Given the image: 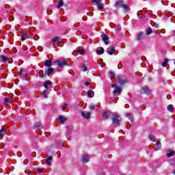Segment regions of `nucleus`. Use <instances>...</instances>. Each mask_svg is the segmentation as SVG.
<instances>
[{
    "instance_id": "nucleus-1",
    "label": "nucleus",
    "mask_w": 175,
    "mask_h": 175,
    "mask_svg": "<svg viewBox=\"0 0 175 175\" xmlns=\"http://www.w3.org/2000/svg\"><path fill=\"white\" fill-rule=\"evenodd\" d=\"M115 6L116 9H121V8H122L126 13L128 12V10L129 9L128 5L124 4L122 0H119L116 1Z\"/></svg>"
},
{
    "instance_id": "nucleus-2",
    "label": "nucleus",
    "mask_w": 175,
    "mask_h": 175,
    "mask_svg": "<svg viewBox=\"0 0 175 175\" xmlns=\"http://www.w3.org/2000/svg\"><path fill=\"white\" fill-rule=\"evenodd\" d=\"M55 64H56V65H57V66H59V68H62V66H68V62H66V60H63L62 62L59 60H56L55 62Z\"/></svg>"
},
{
    "instance_id": "nucleus-3",
    "label": "nucleus",
    "mask_w": 175,
    "mask_h": 175,
    "mask_svg": "<svg viewBox=\"0 0 175 175\" xmlns=\"http://www.w3.org/2000/svg\"><path fill=\"white\" fill-rule=\"evenodd\" d=\"M120 118H121V116H120V115H118V114L113 115V116L112 118L113 123L115 125H118V124H120Z\"/></svg>"
},
{
    "instance_id": "nucleus-4",
    "label": "nucleus",
    "mask_w": 175,
    "mask_h": 175,
    "mask_svg": "<svg viewBox=\"0 0 175 175\" xmlns=\"http://www.w3.org/2000/svg\"><path fill=\"white\" fill-rule=\"evenodd\" d=\"M92 2L96 3L98 10H103V4L100 3V0H92Z\"/></svg>"
},
{
    "instance_id": "nucleus-5",
    "label": "nucleus",
    "mask_w": 175,
    "mask_h": 175,
    "mask_svg": "<svg viewBox=\"0 0 175 175\" xmlns=\"http://www.w3.org/2000/svg\"><path fill=\"white\" fill-rule=\"evenodd\" d=\"M141 94H146V95H150L151 94V91L150 90V88L147 86H144L141 89Z\"/></svg>"
},
{
    "instance_id": "nucleus-6",
    "label": "nucleus",
    "mask_w": 175,
    "mask_h": 175,
    "mask_svg": "<svg viewBox=\"0 0 175 175\" xmlns=\"http://www.w3.org/2000/svg\"><path fill=\"white\" fill-rule=\"evenodd\" d=\"M114 51H116V48L113 46L108 47L107 49V53L109 54V55H113V54H114Z\"/></svg>"
},
{
    "instance_id": "nucleus-7",
    "label": "nucleus",
    "mask_w": 175,
    "mask_h": 175,
    "mask_svg": "<svg viewBox=\"0 0 175 175\" xmlns=\"http://www.w3.org/2000/svg\"><path fill=\"white\" fill-rule=\"evenodd\" d=\"M54 72V69H53V68H49L47 69V70L43 73V77H46V76H50L51 75H53V72Z\"/></svg>"
},
{
    "instance_id": "nucleus-8",
    "label": "nucleus",
    "mask_w": 175,
    "mask_h": 175,
    "mask_svg": "<svg viewBox=\"0 0 175 175\" xmlns=\"http://www.w3.org/2000/svg\"><path fill=\"white\" fill-rule=\"evenodd\" d=\"M102 117L105 120H108V118H110V117H111V114H110V113H109L107 111H105L103 113Z\"/></svg>"
},
{
    "instance_id": "nucleus-9",
    "label": "nucleus",
    "mask_w": 175,
    "mask_h": 175,
    "mask_svg": "<svg viewBox=\"0 0 175 175\" xmlns=\"http://www.w3.org/2000/svg\"><path fill=\"white\" fill-rule=\"evenodd\" d=\"M142 39H144V34L143 33V31H140L139 33H138L135 40L139 41L142 40Z\"/></svg>"
},
{
    "instance_id": "nucleus-10",
    "label": "nucleus",
    "mask_w": 175,
    "mask_h": 175,
    "mask_svg": "<svg viewBox=\"0 0 175 175\" xmlns=\"http://www.w3.org/2000/svg\"><path fill=\"white\" fill-rule=\"evenodd\" d=\"M81 116L83 117V118H85V120H90V117H91V113L88 112V113H84L81 112Z\"/></svg>"
},
{
    "instance_id": "nucleus-11",
    "label": "nucleus",
    "mask_w": 175,
    "mask_h": 175,
    "mask_svg": "<svg viewBox=\"0 0 175 175\" xmlns=\"http://www.w3.org/2000/svg\"><path fill=\"white\" fill-rule=\"evenodd\" d=\"M53 62L51 61V59L46 60L44 62V65L46 66L47 68H50L52 65Z\"/></svg>"
},
{
    "instance_id": "nucleus-12",
    "label": "nucleus",
    "mask_w": 175,
    "mask_h": 175,
    "mask_svg": "<svg viewBox=\"0 0 175 175\" xmlns=\"http://www.w3.org/2000/svg\"><path fill=\"white\" fill-rule=\"evenodd\" d=\"M52 42L55 43H61V38L59 36H55L53 38H51Z\"/></svg>"
},
{
    "instance_id": "nucleus-13",
    "label": "nucleus",
    "mask_w": 175,
    "mask_h": 175,
    "mask_svg": "<svg viewBox=\"0 0 175 175\" xmlns=\"http://www.w3.org/2000/svg\"><path fill=\"white\" fill-rule=\"evenodd\" d=\"M0 57L1 62H8V61H9V57L8 56L1 55Z\"/></svg>"
},
{
    "instance_id": "nucleus-14",
    "label": "nucleus",
    "mask_w": 175,
    "mask_h": 175,
    "mask_svg": "<svg viewBox=\"0 0 175 175\" xmlns=\"http://www.w3.org/2000/svg\"><path fill=\"white\" fill-rule=\"evenodd\" d=\"M81 159H82L81 161H82L83 163H87V162H88L90 161V157L83 156Z\"/></svg>"
},
{
    "instance_id": "nucleus-15",
    "label": "nucleus",
    "mask_w": 175,
    "mask_h": 175,
    "mask_svg": "<svg viewBox=\"0 0 175 175\" xmlns=\"http://www.w3.org/2000/svg\"><path fill=\"white\" fill-rule=\"evenodd\" d=\"M84 53V47L79 46L77 48V53L81 54V55H83V53Z\"/></svg>"
},
{
    "instance_id": "nucleus-16",
    "label": "nucleus",
    "mask_w": 175,
    "mask_h": 175,
    "mask_svg": "<svg viewBox=\"0 0 175 175\" xmlns=\"http://www.w3.org/2000/svg\"><path fill=\"white\" fill-rule=\"evenodd\" d=\"M103 40L105 42V44H109V42H107V40H109V37L107 35L105 34L103 36Z\"/></svg>"
},
{
    "instance_id": "nucleus-17",
    "label": "nucleus",
    "mask_w": 175,
    "mask_h": 175,
    "mask_svg": "<svg viewBox=\"0 0 175 175\" xmlns=\"http://www.w3.org/2000/svg\"><path fill=\"white\" fill-rule=\"evenodd\" d=\"M121 92H122V89H121V88H116L114 91H113V94H121Z\"/></svg>"
},
{
    "instance_id": "nucleus-18",
    "label": "nucleus",
    "mask_w": 175,
    "mask_h": 175,
    "mask_svg": "<svg viewBox=\"0 0 175 175\" xmlns=\"http://www.w3.org/2000/svg\"><path fill=\"white\" fill-rule=\"evenodd\" d=\"M62 6H64V1L59 0V2H58V4L57 5V9H61V8H62Z\"/></svg>"
},
{
    "instance_id": "nucleus-19",
    "label": "nucleus",
    "mask_w": 175,
    "mask_h": 175,
    "mask_svg": "<svg viewBox=\"0 0 175 175\" xmlns=\"http://www.w3.org/2000/svg\"><path fill=\"white\" fill-rule=\"evenodd\" d=\"M119 83L120 85H124V84H126L127 81L126 79H119Z\"/></svg>"
},
{
    "instance_id": "nucleus-20",
    "label": "nucleus",
    "mask_w": 175,
    "mask_h": 175,
    "mask_svg": "<svg viewBox=\"0 0 175 175\" xmlns=\"http://www.w3.org/2000/svg\"><path fill=\"white\" fill-rule=\"evenodd\" d=\"M50 161H53V157L49 156L47 159H46V163L49 165V166L51 165V162H50Z\"/></svg>"
},
{
    "instance_id": "nucleus-21",
    "label": "nucleus",
    "mask_w": 175,
    "mask_h": 175,
    "mask_svg": "<svg viewBox=\"0 0 175 175\" xmlns=\"http://www.w3.org/2000/svg\"><path fill=\"white\" fill-rule=\"evenodd\" d=\"M96 53L98 55H101V54H103V53H105V49L101 47L100 50H97Z\"/></svg>"
},
{
    "instance_id": "nucleus-22",
    "label": "nucleus",
    "mask_w": 175,
    "mask_h": 175,
    "mask_svg": "<svg viewBox=\"0 0 175 175\" xmlns=\"http://www.w3.org/2000/svg\"><path fill=\"white\" fill-rule=\"evenodd\" d=\"M82 72H87L88 70V68H87V66L84 64H83L81 66Z\"/></svg>"
},
{
    "instance_id": "nucleus-23",
    "label": "nucleus",
    "mask_w": 175,
    "mask_h": 175,
    "mask_svg": "<svg viewBox=\"0 0 175 175\" xmlns=\"http://www.w3.org/2000/svg\"><path fill=\"white\" fill-rule=\"evenodd\" d=\"M51 81H46L44 83V87L45 88H49V85H51Z\"/></svg>"
},
{
    "instance_id": "nucleus-24",
    "label": "nucleus",
    "mask_w": 175,
    "mask_h": 175,
    "mask_svg": "<svg viewBox=\"0 0 175 175\" xmlns=\"http://www.w3.org/2000/svg\"><path fill=\"white\" fill-rule=\"evenodd\" d=\"M94 91L90 90L89 92H88V96L89 98H94Z\"/></svg>"
},
{
    "instance_id": "nucleus-25",
    "label": "nucleus",
    "mask_w": 175,
    "mask_h": 175,
    "mask_svg": "<svg viewBox=\"0 0 175 175\" xmlns=\"http://www.w3.org/2000/svg\"><path fill=\"white\" fill-rule=\"evenodd\" d=\"M59 122H61V124L65 122V121H66V118H64V116H59Z\"/></svg>"
},
{
    "instance_id": "nucleus-26",
    "label": "nucleus",
    "mask_w": 175,
    "mask_h": 175,
    "mask_svg": "<svg viewBox=\"0 0 175 175\" xmlns=\"http://www.w3.org/2000/svg\"><path fill=\"white\" fill-rule=\"evenodd\" d=\"M9 103H10V99L9 98H5L3 105H9Z\"/></svg>"
},
{
    "instance_id": "nucleus-27",
    "label": "nucleus",
    "mask_w": 175,
    "mask_h": 175,
    "mask_svg": "<svg viewBox=\"0 0 175 175\" xmlns=\"http://www.w3.org/2000/svg\"><path fill=\"white\" fill-rule=\"evenodd\" d=\"M167 62H169V59H165L163 62L162 63V66L165 67L167 65Z\"/></svg>"
},
{
    "instance_id": "nucleus-28",
    "label": "nucleus",
    "mask_w": 175,
    "mask_h": 175,
    "mask_svg": "<svg viewBox=\"0 0 175 175\" xmlns=\"http://www.w3.org/2000/svg\"><path fill=\"white\" fill-rule=\"evenodd\" d=\"M152 33V29L151 28H148L146 29V35H151Z\"/></svg>"
},
{
    "instance_id": "nucleus-29",
    "label": "nucleus",
    "mask_w": 175,
    "mask_h": 175,
    "mask_svg": "<svg viewBox=\"0 0 175 175\" xmlns=\"http://www.w3.org/2000/svg\"><path fill=\"white\" fill-rule=\"evenodd\" d=\"M149 139L152 140V142H155V136H154L152 134L149 135Z\"/></svg>"
},
{
    "instance_id": "nucleus-30",
    "label": "nucleus",
    "mask_w": 175,
    "mask_h": 175,
    "mask_svg": "<svg viewBox=\"0 0 175 175\" xmlns=\"http://www.w3.org/2000/svg\"><path fill=\"white\" fill-rule=\"evenodd\" d=\"M126 117H128L130 121H133V117H132V115H131V113H126Z\"/></svg>"
},
{
    "instance_id": "nucleus-31",
    "label": "nucleus",
    "mask_w": 175,
    "mask_h": 175,
    "mask_svg": "<svg viewBox=\"0 0 175 175\" xmlns=\"http://www.w3.org/2000/svg\"><path fill=\"white\" fill-rule=\"evenodd\" d=\"M6 132L3 129H0V136H3L5 135Z\"/></svg>"
},
{
    "instance_id": "nucleus-32",
    "label": "nucleus",
    "mask_w": 175,
    "mask_h": 175,
    "mask_svg": "<svg viewBox=\"0 0 175 175\" xmlns=\"http://www.w3.org/2000/svg\"><path fill=\"white\" fill-rule=\"evenodd\" d=\"M109 74L111 79H114V77H116V74H114L113 71H109Z\"/></svg>"
},
{
    "instance_id": "nucleus-33",
    "label": "nucleus",
    "mask_w": 175,
    "mask_h": 175,
    "mask_svg": "<svg viewBox=\"0 0 175 175\" xmlns=\"http://www.w3.org/2000/svg\"><path fill=\"white\" fill-rule=\"evenodd\" d=\"M173 155H174V152H170V153L167 154V157L168 158H172V157H173Z\"/></svg>"
},
{
    "instance_id": "nucleus-34",
    "label": "nucleus",
    "mask_w": 175,
    "mask_h": 175,
    "mask_svg": "<svg viewBox=\"0 0 175 175\" xmlns=\"http://www.w3.org/2000/svg\"><path fill=\"white\" fill-rule=\"evenodd\" d=\"M167 110L169 111H173V105H168L167 106Z\"/></svg>"
},
{
    "instance_id": "nucleus-35",
    "label": "nucleus",
    "mask_w": 175,
    "mask_h": 175,
    "mask_svg": "<svg viewBox=\"0 0 175 175\" xmlns=\"http://www.w3.org/2000/svg\"><path fill=\"white\" fill-rule=\"evenodd\" d=\"M89 108H90V110H95V109H96V106L94 105H90L89 106Z\"/></svg>"
},
{
    "instance_id": "nucleus-36",
    "label": "nucleus",
    "mask_w": 175,
    "mask_h": 175,
    "mask_svg": "<svg viewBox=\"0 0 175 175\" xmlns=\"http://www.w3.org/2000/svg\"><path fill=\"white\" fill-rule=\"evenodd\" d=\"M35 129H39L40 128V123H37L34 125Z\"/></svg>"
},
{
    "instance_id": "nucleus-37",
    "label": "nucleus",
    "mask_w": 175,
    "mask_h": 175,
    "mask_svg": "<svg viewBox=\"0 0 175 175\" xmlns=\"http://www.w3.org/2000/svg\"><path fill=\"white\" fill-rule=\"evenodd\" d=\"M22 39L23 40H25L26 39H28V35L27 34L22 35Z\"/></svg>"
},
{
    "instance_id": "nucleus-38",
    "label": "nucleus",
    "mask_w": 175,
    "mask_h": 175,
    "mask_svg": "<svg viewBox=\"0 0 175 175\" xmlns=\"http://www.w3.org/2000/svg\"><path fill=\"white\" fill-rule=\"evenodd\" d=\"M42 95H43V96H44V98H47V94H46V91H44V92L42 93Z\"/></svg>"
},
{
    "instance_id": "nucleus-39",
    "label": "nucleus",
    "mask_w": 175,
    "mask_h": 175,
    "mask_svg": "<svg viewBox=\"0 0 175 175\" xmlns=\"http://www.w3.org/2000/svg\"><path fill=\"white\" fill-rule=\"evenodd\" d=\"M23 76H24V77H28L29 76V73L26 72V73L23 74Z\"/></svg>"
},
{
    "instance_id": "nucleus-40",
    "label": "nucleus",
    "mask_w": 175,
    "mask_h": 175,
    "mask_svg": "<svg viewBox=\"0 0 175 175\" xmlns=\"http://www.w3.org/2000/svg\"><path fill=\"white\" fill-rule=\"evenodd\" d=\"M68 107V104H64L62 107V109L64 110V109H66Z\"/></svg>"
},
{
    "instance_id": "nucleus-41",
    "label": "nucleus",
    "mask_w": 175,
    "mask_h": 175,
    "mask_svg": "<svg viewBox=\"0 0 175 175\" xmlns=\"http://www.w3.org/2000/svg\"><path fill=\"white\" fill-rule=\"evenodd\" d=\"M38 171L39 173H42V172H43V170L42 169H40V168H39L38 170Z\"/></svg>"
},
{
    "instance_id": "nucleus-42",
    "label": "nucleus",
    "mask_w": 175,
    "mask_h": 175,
    "mask_svg": "<svg viewBox=\"0 0 175 175\" xmlns=\"http://www.w3.org/2000/svg\"><path fill=\"white\" fill-rule=\"evenodd\" d=\"M85 85H90V82H88V81L85 82Z\"/></svg>"
},
{
    "instance_id": "nucleus-43",
    "label": "nucleus",
    "mask_w": 175,
    "mask_h": 175,
    "mask_svg": "<svg viewBox=\"0 0 175 175\" xmlns=\"http://www.w3.org/2000/svg\"><path fill=\"white\" fill-rule=\"evenodd\" d=\"M111 87H112V88H114L117 87V85H116V84H113V85H111Z\"/></svg>"
},
{
    "instance_id": "nucleus-44",
    "label": "nucleus",
    "mask_w": 175,
    "mask_h": 175,
    "mask_svg": "<svg viewBox=\"0 0 175 175\" xmlns=\"http://www.w3.org/2000/svg\"><path fill=\"white\" fill-rule=\"evenodd\" d=\"M160 144H161V142L158 141V142H157V146H160Z\"/></svg>"
},
{
    "instance_id": "nucleus-45",
    "label": "nucleus",
    "mask_w": 175,
    "mask_h": 175,
    "mask_svg": "<svg viewBox=\"0 0 175 175\" xmlns=\"http://www.w3.org/2000/svg\"><path fill=\"white\" fill-rule=\"evenodd\" d=\"M151 80H152L151 78H149V81H151Z\"/></svg>"
},
{
    "instance_id": "nucleus-46",
    "label": "nucleus",
    "mask_w": 175,
    "mask_h": 175,
    "mask_svg": "<svg viewBox=\"0 0 175 175\" xmlns=\"http://www.w3.org/2000/svg\"><path fill=\"white\" fill-rule=\"evenodd\" d=\"M174 35H175V31H173Z\"/></svg>"
},
{
    "instance_id": "nucleus-47",
    "label": "nucleus",
    "mask_w": 175,
    "mask_h": 175,
    "mask_svg": "<svg viewBox=\"0 0 175 175\" xmlns=\"http://www.w3.org/2000/svg\"><path fill=\"white\" fill-rule=\"evenodd\" d=\"M21 73H23V70H21Z\"/></svg>"
},
{
    "instance_id": "nucleus-48",
    "label": "nucleus",
    "mask_w": 175,
    "mask_h": 175,
    "mask_svg": "<svg viewBox=\"0 0 175 175\" xmlns=\"http://www.w3.org/2000/svg\"><path fill=\"white\" fill-rule=\"evenodd\" d=\"M167 17H170V18H172V17H170V16H167Z\"/></svg>"
},
{
    "instance_id": "nucleus-49",
    "label": "nucleus",
    "mask_w": 175,
    "mask_h": 175,
    "mask_svg": "<svg viewBox=\"0 0 175 175\" xmlns=\"http://www.w3.org/2000/svg\"><path fill=\"white\" fill-rule=\"evenodd\" d=\"M118 69H120V67H118Z\"/></svg>"
},
{
    "instance_id": "nucleus-50",
    "label": "nucleus",
    "mask_w": 175,
    "mask_h": 175,
    "mask_svg": "<svg viewBox=\"0 0 175 175\" xmlns=\"http://www.w3.org/2000/svg\"><path fill=\"white\" fill-rule=\"evenodd\" d=\"M0 34H1V30H0Z\"/></svg>"
}]
</instances>
